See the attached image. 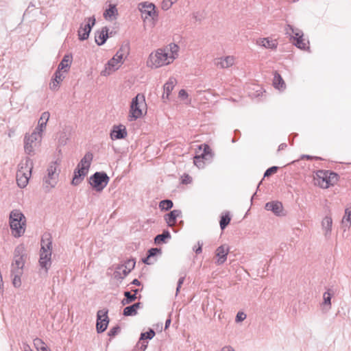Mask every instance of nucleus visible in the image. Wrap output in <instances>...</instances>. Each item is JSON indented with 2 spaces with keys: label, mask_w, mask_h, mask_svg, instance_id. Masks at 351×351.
Returning <instances> with one entry per match:
<instances>
[{
  "label": "nucleus",
  "mask_w": 351,
  "mask_h": 351,
  "mask_svg": "<svg viewBox=\"0 0 351 351\" xmlns=\"http://www.w3.org/2000/svg\"><path fill=\"white\" fill-rule=\"evenodd\" d=\"M9 223L12 235L19 238L25 231L26 219L19 210H13L10 213Z\"/></svg>",
  "instance_id": "f257e3e1"
},
{
  "label": "nucleus",
  "mask_w": 351,
  "mask_h": 351,
  "mask_svg": "<svg viewBox=\"0 0 351 351\" xmlns=\"http://www.w3.org/2000/svg\"><path fill=\"white\" fill-rule=\"evenodd\" d=\"M52 241L49 234H45L41 239L39 264L47 272L51 264Z\"/></svg>",
  "instance_id": "f03ea898"
},
{
  "label": "nucleus",
  "mask_w": 351,
  "mask_h": 351,
  "mask_svg": "<svg viewBox=\"0 0 351 351\" xmlns=\"http://www.w3.org/2000/svg\"><path fill=\"white\" fill-rule=\"evenodd\" d=\"M173 61V57L169 56L168 49H158L151 53L147 60V66L152 68H159L167 65Z\"/></svg>",
  "instance_id": "7ed1b4c3"
},
{
  "label": "nucleus",
  "mask_w": 351,
  "mask_h": 351,
  "mask_svg": "<svg viewBox=\"0 0 351 351\" xmlns=\"http://www.w3.org/2000/svg\"><path fill=\"white\" fill-rule=\"evenodd\" d=\"M315 184L322 189L333 186L338 180V174L328 170H317L314 178Z\"/></svg>",
  "instance_id": "20e7f679"
},
{
  "label": "nucleus",
  "mask_w": 351,
  "mask_h": 351,
  "mask_svg": "<svg viewBox=\"0 0 351 351\" xmlns=\"http://www.w3.org/2000/svg\"><path fill=\"white\" fill-rule=\"evenodd\" d=\"M146 106L145 98L143 94H137L130 104L129 120L135 121L143 115V108Z\"/></svg>",
  "instance_id": "39448f33"
},
{
  "label": "nucleus",
  "mask_w": 351,
  "mask_h": 351,
  "mask_svg": "<svg viewBox=\"0 0 351 351\" xmlns=\"http://www.w3.org/2000/svg\"><path fill=\"white\" fill-rule=\"evenodd\" d=\"M57 162L51 163L47 168V174L43 179V187L46 191H49L51 189L55 187L58 182L59 173L57 171Z\"/></svg>",
  "instance_id": "423d86ee"
},
{
  "label": "nucleus",
  "mask_w": 351,
  "mask_h": 351,
  "mask_svg": "<svg viewBox=\"0 0 351 351\" xmlns=\"http://www.w3.org/2000/svg\"><path fill=\"white\" fill-rule=\"evenodd\" d=\"M110 180L107 173L104 171H97L93 173L89 178V184L97 192H101L107 186Z\"/></svg>",
  "instance_id": "0eeeda50"
},
{
  "label": "nucleus",
  "mask_w": 351,
  "mask_h": 351,
  "mask_svg": "<svg viewBox=\"0 0 351 351\" xmlns=\"http://www.w3.org/2000/svg\"><path fill=\"white\" fill-rule=\"evenodd\" d=\"M136 260L134 258L128 259L123 263L118 265L114 273V278L123 280L134 268Z\"/></svg>",
  "instance_id": "6e6552de"
},
{
  "label": "nucleus",
  "mask_w": 351,
  "mask_h": 351,
  "mask_svg": "<svg viewBox=\"0 0 351 351\" xmlns=\"http://www.w3.org/2000/svg\"><path fill=\"white\" fill-rule=\"evenodd\" d=\"M24 265V247L20 245L14 250V261L11 266V271H20V272H23Z\"/></svg>",
  "instance_id": "1a4fd4ad"
},
{
  "label": "nucleus",
  "mask_w": 351,
  "mask_h": 351,
  "mask_svg": "<svg viewBox=\"0 0 351 351\" xmlns=\"http://www.w3.org/2000/svg\"><path fill=\"white\" fill-rule=\"evenodd\" d=\"M138 9L141 12L142 18L144 20L150 17L152 20H156L158 18V13L156 10V6L153 3L145 1L138 3Z\"/></svg>",
  "instance_id": "9d476101"
},
{
  "label": "nucleus",
  "mask_w": 351,
  "mask_h": 351,
  "mask_svg": "<svg viewBox=\"0 0 351 351\" xmlns=\"http://www.w3.org/2000/svg\"><path fill=\"white\" fill-rule=\"evenodd\" d=\"M86 23H82L78 30V36L80 40H87L93 27L95 25L96 19L94 16L86 18Z\"/></svg>",
  "instance_id": "9b49d317"
},
{
  "label": "nucleus",
  "mask_w": 351,
  "mask_h": 351,
  "mask_svg": "<svg viewBox=\"0 0 351 351\" xmlns=\"http://www.w3.org/2000/svg\"><path fill=\"white\" fill-rule=\"evenodd\" d=\"M42 136L39 132H33L30 135H25L24 138V149L26 154L30 155L34 152V147L37 142L41 141Z\"/></svg>",
  "instance_id": "f8f14e48"
},
{
  "label": "nucleus",
  "mask_w": 351,
  "mask_h": 351,
  "mask_svg": "<svg viewBox=\"0 0 351 351\" xmlns=\"http://www.w3.org/2000/svg\"><path fill=\"white\" fill-rule=\"evenodd\" d=\"M108 312L105 308L97 311L96 329H107L109 323Z\"/></svg>",
  "instance_id": "ddd939ff"
},
{
  "label": "nucleus",
  "mask_w": 351,
  "mask_h": 351,
  "mask_svg": "<svg viewBox=\"0 0 351 351\" xmlns=\"http://www.w3.org/2000/svg\"><path fill=\"white\" fill-rule=\"evenodd\" d=\"M230 249L228 245H222L218 247L216 250V256L217 258L216 264L221 265L225 263L227 259V256L229 253Z\"/></svg>",
  "instance_id": "4468645a"
},
{
  "label": "nucleus",
  "mask_w": 351,
  "mask_h": 351,
  "mask_svg": "<svg viewBox=\"0 0 351 351\" xmlns=\"http://www.w3.org/2000/svg\"><path fill=\"white\" fill-rule=\"evenodd\" d=\"M127 134L128 132L124 125H114L110 132V138L113 141L123 139L127 136Z\"/></svg>",
  "instance_id": "2eb2a0df"
},
{
  "label": "nucleus",
  "mask_w": 351,
  "mask_h": 351,
  "mask_svg": "<svg viewBox=\"0 0 351 351\" xmlns=\"http://www.w3.org/2000/svg\"><path fill=\"white\" fill-rule=\"evenodd\" d=\"M109 29L108 27H103L100 30H97L95 33V40L97 45L101 46L105 44L108 38Z\"/></svg>",
  "instance_id": "dca6fc26"
},
{
  "label": "nucleus",
  "mask_w": 351,
  "mask_h": 351,
  "mask_svg": "<svg viewBox=\"0 0 351 351\" xmlns=\"http://www.w3.org/2000/svg\"><path fill=\"white\" fill-rule=\"evenodd\" d=\"M123 59L119 57V55H114L110 60H108L106 65L104 73L110 74V71H115L119 69L120 64ZM106 75V73H104Z\"/></svg>",
  "instance_id": "f3484780"
},
{
  "label": "nucleus",
  "mask_w": 351,
  "mask_h": 351,
  "mask_svg": "<svg viewBox=\"0 0 351 351\" xmlns=\"http://www.w3.org/2000/svg\"><path fill=\"white\" fill-rule=\"evenodd\" d=\"M31 175L32 174L28 172V169H26L25 172L22 170H18L16 172V182L18 186L20 188H25L28 184Z\"/></svg>",
  "instance_id": "a211bd4d"
},
{
  "label": "nucleus",
  "mask_w": 351,
  "mask_h": 351,
  "mask_svg": "<svg viewBox=\"0 0 351 351\" xmlns=\"http://www.w3.org/2000/svg\"><path fill=\"white\" fill-rule=\"evenodd\" d=\"M87 173L88 171L82 169V167H77L74 170L71 184L74 186L78 185L84 180Z\"/></svg>",
  "instance_id": "6ab92c4d"
},
{
  "label": "nucleus",
  "mask_w": 351,
  "mask_h": 351,
  "mask_svg": "<svg viewBox=\"0 0 351 351\" xmlns=\"http://www.w3.org/2000/svg\"><path fill=\"white\" fill-rule=\"evenodd\" d=\"M265 208L267 210L272 211L276 215L278 216L281 215L283 210L282 203L278 201L269 202L266 203Z\"/></svg>",
  "instance_id": "aec40b11"
},
{
  "label": "nucleus",
  "mask_w": 351,
  "mask_h": 351,
  "mask_svg": "<svg viewBox=\"0 0 351 351\" xmlns=\"http://www.w3.org/2000/svg\"><path fill=\"white\" fill-rule=\"evenodd\" d=\"M49 117L50 113L48 111L44 112L41 114L38 120V126L36 128V132H39V134L42 136V132L45 129Z\"/></svg>",
  "instance_id": "412c9836"
},
{
  "label": "nucleus",
  "mask_w": 351,
  "mask_h": 351,
  "mask_svg": "<svg viewBox=\"0 0 351 351\" xmlns=\"http://www.w3.org/2000/svg\"><path fill=\"white\" fill-rule=\"evenodd\" d=\"M180 217H182L180 210H173L165 215V220L167 225L171 227L176 223V219Z\"/></svg>",
  "instance_id": "4be33fe9"
},
{
  "label": "nucleus",
  "mask_w": 351,
  "mask_h": 351,
  "mask_svg": "<svg viewBox=\"0 0 351 351\" xmlns=\"http://www.w3.org/2000/svg\"><path fill=\"white\" fill-rule=\"evenodd\" d=\"M286 33L291 36V38L293 40V42L298 39H302L303 38V32L301 29L295 28L291 25H287L286 28Z\"/></svg>",
  "instance_id": "5701e85b"
},
{
  "label": "nucleus",
  "mask_w": 351,
  "mask_h": 351,
  "mask_svg": "<svg viewBox=\"0 0 351 351\" xmlns=\"http://www.w3.org/2000/svg\"><path fill=\"white\" fill-rule=\"evenodd\" d=\"M93 158V154L90 152H86L84 157L81 159L80 162L78 163L77 167H82V169L88 171Z\"/></svg>",
  "instance_id": "b1692460"
},
{
  "label": "nucleus",
  "mask_w": 351,
  "mask_h": 351,
  "mask_svg": "<svg viewBox=\"0 0 351 351\" xmlns=\"http://www.w3.org/2000/svg\"><path fill=\"white\" fill-rule=\"evenodd\" d=\"M234 58L233 56H230L219 58L215 62V64L218 67L221 68V69L228 68V67L232 66L234 64Z\"/></svg>",
  "instance_id": "393cba45"
},
{
  "label": "nucleus",
  "mask_w": 351,
  "mask_h": 351,
  "mask_svg": "<svg viewBox=\"0 0 351 351\" xmlns=\"http://www.w3.org/2000/svg\"><path fill=\"white\" fill-rule=\"evenodd\" d=\"M256 43L261 47L271 49H276L278 45L276 40H270L269 38H260L256 41Z\"/></svg>",
  "instance_id": "a878e982"
},
{
  "label": "nucleus",
  "mask_w": 351,
  "mask_h": 351,
  "mask_svg": "<svg viewBox=\"0 0 351 351\" xmlns=\"http://www.w3.org/2000/svg\"><path fill=\"white\" fill-rule=\"evenodd\" d=\"M175 83H176V80L173 79V78H170L168 80V82H167L164 84V86H163L164 93L162 95L163 99H169V96L170 95V94H171V91L173 90V87L175 86Z\"/></svg>",
  "instance_id": "bb28decb"
},
{
  "label": "nucleus",
  "mask_w": 351,
  "mask_h": 351,
  "mask_svg": "<svg viewBox=\"0 0 351 351\" xmlns=\"http://www.w3.org/2000/svg\"><path fill=\"white\" fill-rule=\"evenodd\" d=\"M142 306L141 302H136L124 308L123 314L125 316H132L137 313V310Z\"/></svg>",
  "instance_id": "cd10ccee"
},
{
  "label": "nucleus",
  "mask_w": 351,
  "mask_h": 351,
  "mask_svg": "<svg viewBox=\"0 0 351 351\" xmlns=\"http://www.w3.org/2000/svg\"><path fill=\"white\" fill-rule=\"evenodd\" d=\"M273 84L278 90H284L286 87L282 77L277 71H275L274 74Z\"/></svg>",
  "instance_id": "c85d7f7f"
},
{
  "label": "nucleus",
  "mask_w": 351,
  "mask_h": 351,
  "mask_svg": "<svg viewBox=\"0 0 351 351\" xmlns=\"http://www.w3.org/2000/svg\"><path fill=\"white\" fill-rule=\"evenodd\" d=\"M32 168L33 162L29 158L27 157L19 163L18 170H22L25 172L26 169H28V172L32 174Z\"/></svg>",
  "instance_id": "c756f323"
},
{
  "label": "nucleus",
  "mask_w": 351,
  "mask_h": 351,
  "mask_svg": "<svg viewBox=\"0 0 351 351\" xmlns=\"http://www.w3.org/2000/svg\"><path fill=\"white\" fill-rule=\"evenodd\" d=\"M154 335V330H149L146 332H143L141 334L139 343L141 344V349L143 350H144L147 348V343H145V340L151 339Z\"/></svg>",
  "instance_id": "7c9ffc66"
},
{
  "label": "nucleus",
  "mask_w": 351,
  "mask_h": 351,
  "mask_svg": "<svg viewBox=\"0 0 351 351\" xmlns=\"http://www.w3.org/2000/svg\"><path fill=\"white\" fill-rule=\"evenodd\" d=\"M71 62H72V55H71V54L64 55L62 61L58 64V69L61 71L64 69L70 67Z\"/></svg>",
  "instance_id": "2f4dec72"
},
{
  "label": "nucleus",
  "mask_w": 351,
  "mask_h": 351,
  "mask_svg": "<svg viewBox=\"0 0 351 351\" xmlns=\"http://www.w3.org/2000/svg\"><path fill=\"white\" fill-rule=\"evenodd\" d=\"M118 14V11L115 5L110 4L109 8L105 10L104 12V16L105 19H112V17L115 18V16Z\"/></svg>",
  "instance_id": "473e14b6"
},
{
  "label": "nucleus",
  "mask_w": 351,
  "mask_h": 351,
  "mask_svg": "<svg viewBox=\"0 0 351 351\" xmlns=\"http://www.w3.org/2000/svg\"><path fill=\"white\" fill-rule=\"evenodd\" d=\"M171 238V234L169 230H165L162 234H159L156 235L154 238V242L156 244H160L162 243H166L167 239Z\"/></svg>",
  "instance_id": "72a5a7b5"
},
{
  "label": "nucleus",
  "mask_w": 351,
  "mask_h": 351,
  "mask_svg": "<svg viewBox=\"0 0 351 351\" xmlns=\"http://www.w3.org/2000/svg\"><path fill=\"white\" fill-rule=\"evenodd\" d=\"M332 219L329 216H326L322 222V226L323 229L326 231V235H327L328 233H330L331 229H332Z\"/></svg>",
  "instance_id": "f704fd0d"
},
{
  "label": "nucleus",
  "mask_w": 351,
  "mask_h": 351,
  "mask_svg": "<svg viewBox=\"0 0 351 351\" xmlns=\"http://www.w3.org/2000/svg\"><path fill=\"white\" fill-rule=\"evenodd\" d=\"M124 296L125 298L121 301L123 305L130 304L138 298L136 294H132L130 291H125Z\"/></svg>",
  "instance_id": "c9c22d12"
},
{
  "label": "nucleus",
  "mask_w": 351,
  "mask_h": 351,
  "mask_svg": "<svg viewBox=\"0 0 351 351\" xmlns=\"http://www.w3.org/2000/svg\"><path fill=\"white\" fill-rule=\"evenodd\" d=\"M23 272L11 271V276H13L12 284L14 287H19L21 285V276Z\"/></svg>",
  "instance_id": "e433bc0d"
},
{
  "label": "nucleus",
  "mask_w": 351,
  "mask_h": 351,
  "mask_svg": "<svg viewBox=\"0 0 351 351\" xmlns=\"http://www.w3.org/2000/svg\"><path fill=\"white\" fill-rule=\"evenodd\" d=\"M165 49L170 51L169 56L173 57V60L178 56L179 47L175 43H170Z\"/></svg>",
  "instance_id": "4c0bfd02"
},
{
  "label": "nucleus",
  "mask_w": 351,
  "mask_h": 351,
  "mask_svg": "<svg viewBox=\"0 0 351 351\" xmlns=\"http://www.w3.org/2000/svg\"><path fill=\"white\" fill-rule=\"evenodd\" d=\"M34 345L38 351H50L40 339H35L34 340Z\"/></svg>",
  "instance_id": "58836bf2"
},
{
  "label": "nucleus",
  "mask_w": 351,
  "mask_h": 351,
  "mask_svg": "<svg viewBox=\"0 0 351 351\" xmlns=\"http://www.w3.org/2000/svg\"><path fill=\"white\" fill-rule=\"evenodd\" d=\"M173 206L171 199H164L159 202V208L161 210H169Z\"/></svg>",
  "instance_id": "ea45409f"
},
{
  "label": "nucleus",
  "mask_w": 351,
  "mask_h": 351,
  "mask_svg": "<svg viewBox=\"0 0 351 351\" xmlns=\"http://www.w3.org/2000/svg\"><path fill=\"white\" fill-rule=\"evenodd\" d=\"M230 220L231 218L228 213L221 217L219 224L220 228L222 230H224L226 228V226L230 223Z\"/></svg>",
  "instance_id": "a19ab883"
},
{
  "label": "nucleus",
  "mask_w": 351,
  "mask_h": 351,
  "mask_svg": "<svg viewBox=\"0 0 351 351\" xmlns=\"http://www.w3.org/2000/svg\"><path fill=\"white\" fill-rule=\"evenodd\" d=\"M202 146H204V150L200 156H202L205 160H209L210 158H212L210 147L208 145L204 144L199 147L200 149Z\"/></svg>",
  "instance_id": "79ce46f5"
},
{
  "label": "nucleus",
  "mask_w": 351,
  "mask_h": 351,
  "mask_svg": "<svg viewBox=\"0 0 351 351\" xmlns=\"http://www.w3.org/2000/svg\"><path fill=\"white\" fill-rule=\"evenodd\" d=\"M129 53V46L128 44L122 45L120 49L115 53L119 55V57L123 59V57H126Z\"/></svg>",
  "instance_id": "37998d69"
},
{
  "label": "nucleus",
  "mask_w": 351,
  "mask_h": 351,
  "mask_svg": "<svg viewBox=\"0 0 351 351\" xmlns=\"http://www.w3.org/2000/svg\"><path fill=\"white\" fill-rule=\"evenodd\" d=\"M205 158H203L202 156L197 155L194 157L193 159V163L195 166H197L198 168H204V160Z\"/></svg>",
  "instance_id": "c03bdc74"
},
{
  "label": "nucleus",
  "mask_w": 351,
  "mask_h": 351,
  "mask_svg": "<svg viewBox=\"0 0 351 351\" xmlns=\"http://www.w3.org/2000/svg\"><path fill=\"white\" fill-rule=\"evenodd\" d=\"M346 221L348 223V226L351 225V206L345 210V215L343 217L342 222L345 223Z\"/></svg>",
  "instance_id": "a18cd8bd"
},
{
  "label": "nucleus",
  "mask_w": 351,
  "mask_h": 351,
  "mask_svg": "<svg viewBox=\"0 0 351 351\" xmlns=\"http://www.w3.org/2000/svg\"><path fill=\"white\" fill-rule=\"evenodd\" d=\"M293 45L296 47L301 49H306V48H307L306 44L304 43V40L303 39V38H302V39H298V40H295L293 42ZM308 49H309L308 47Z\"/></svg>",
  "instance_id": "49530a36"
},
{
  "label": "nucleus",
  "mask_w": 351,
  "mask_h": 351,
  "mask_svg": "<svg viewBox=\"0 0 351 351\" xmlns=\"http://www.w3.org/2000/svg\"><path fill=\"white\" fill-rule=\"evenodd\" d=\"M278 169V167L276 166H272L269 168H268L264 173V178L269 177L271 176L272 174L277 172Z\"/></svg>",
  "instance_id": "de8ad7c7"
},
{
  "label": "nucleus",
  "mask_w": 351,
  "mask_h": 351,
  "mask_svg": "<svg viewBox=\"0 0 351 351\" xmlns=\"http://www.w3.org/2000/svg\"><path fill=\"white\" fill-rule=\"evenodd\" d=\"M52 78H53L54 80H57L58 82L60 83L64 78V76L63 75V73L61 72L60 70L57 69L54 73Z\"/></svg>",
  "instance_id": "09e8293b"
},
{
  "label": "nucleus",
  "mask_w": 351,
  "mask_h": 351,
  "mask_svg": "<svg viewBox=\"0 0 351 351\" xmlns=\"http://www.w3.org/2000/svg\"><path fill=\"white\" fill-rule=\"evenodd\" d=\"M161 252L162 251L160 248L152 247L147 251V254L149 255V257L152 258L155 256L158 253L161 254Z\"/></svg>",
  "instance_id": "8fccbe9b"
},
{
  "label": "nucleus",
  "mask_w": 351,
  "mask_h": 351,
  "mask_svg": "<svg viewBox=\"0 0 351 351\" xmlns=\"http://www.w3.org/2000/svg\"><path fill=\"white\" fill-rule=\"evenodd\" d=\"M324 304H326V305H328V306H330L331 304V294L328 292V291H326L324 293Z\"/></svg>",
  "instance_id": "3c124183"
},
{
  "label": "nucleus",
  "mask_w": 351,
  "mask_h": 351,
  "mask_svg": "<svg viewBox=\"0 0 351 351\" xmlns=\"http://www.w3.org/2000/svg\"><path fill=\"white\" fill-rule=\"evenodd\" d=\"M60 83L57 80H54L51 78V82L49 84V88L52 90H57L59 88Z\"/></svg>",
  "instance_id": "603ef678"
},
{
  "label": "nucleus",
  "mask_w": 351,
  "mask_h": 351,
  "mask_svg": "<svg viewBox=\"0 0 351 351\" xmlns=\"http://www.w3.org/2000/svg\"><path fill=\"white\" fill-rule=\"evenodd\" d=\"M174 3L171 0H163L162 3V9L164 10H169Z\"/></svg>",
  "instance_id": "864d4df0"
},
{
  "label": "nucleus",
  "mask_w": 351,
  "mask_h": 351,
  "mask_svg": "<svg viewBox=\"0 0 351 351\" xmlns=\"http://www.w3.org/2000/svg\"><path fill=\"white\" fill-rule=\"evenodd\" d=\"M246 318V314L243 311H239L236 315V322H241Z\"/></svg>",
  "instance_id": "5fc2aeb1"
},
{
  "label": "nucleus",
  "mask_w": 351,
  "mask_h": 351,
  "mask_svg": "<svg viewBox=\"0 0 351 351\" xmlns=\"http://www.w3.org/2000/svg\"><path fill=\"white\" fill-rule=\"evenodd\" d=\"M178 96L182 99H186L188 97L189 95L184 89H181L179 91Z\"/></svg>",
  "instance_id": "6e6d98bb"
},
{
  "label": "nucleus",
  "mask_w": 351,
  "mask_h": 351,
  "mask_svg": "<svg viewBox=\"0 0 351 351\" xmlns=\"http://www.w3.org/2000/svg\"><path fill=\"white\" fill-rule=\"evenodd\" d=\"M197 245V247H194L193 250L195 252L196 254H200L202 251L203 243L201 241H198Z\"/></svg>",
  "instance_id": "4d7b16f0"
},
{
  "label": "nucleus",
  "mask_w": 351,
  "mask_h": 351,
  "mask_svg": "<svg viewBox=\"0 0 351 351\" xmlns=\"http://www.w3.org/2000/svg\"><path fill=\"white\" fill-rule=\"evenodd\" d=\"M184 276H182L179 278V280L178 281L177 288H176V294H178V293L179 292L182 285L184 283Z\"/></svg>",
  "instance_id": "13d9d810"
},
{
  "label": "nucleus",
  "mask_w": 351,
  "mask_h": 351,
  "mask_svg": "<svg viewBox=\"0 0 351 351\" xmlns=\"http://www.w3.org/2000/svg\"><path fill=\"white\" fill-rule=\"evenodd\" d=\"M301 158L303 159V158H306L308 160H312V159H315V160H322V158L320 157H317V156H311L310 155H302L301 156Z\"/></svg>",
  "instance_id": "bf43d9fd"
},
{
  "label": "nucleus",
  "mask_w": 351,
  "mask_h": 351,
  "mask_svg": "<svg viewBox=\"0 0 351 351\" xmlns=\"http://www.w3.org/2000/svg\"><path fill=\"white\" fill-rule=\"evenodd\" d=\"M154 326L155 327V329H164L162 322H158L154 325Z\"/></svg>",
  "instance_id": "052dcab7"
},
{
  "label": "nucleus",
  "mask_w": 351,
  "mask_h": 351,
  "mask_svg": "<svg viewBox=\"0 0 351 351\" xmlns=\"http://www.w3.org/2000/svg\"><path fill=\"white\" fill-rule=\"evenodd\" d=\"M171 318H167L165 321V328L164 329H168V328L170 326V324H171Z\"/></svg>",
  "instance_id": "680f3d73"
},
{
  "label": "nucleus",
  "mask_w": 351,
  "mask_h": 351,
  "mask_svg": "<svg viewBox=\"0 0 351 351\" xmlns=\"http://www.w3.org/2000/svg\"><path fill=\"white\" fill-rule=\"evenodd\" d=\"M151 257H149V255L147 254V257L144 258L142 259V261L145 263V264H147V265H150L151 263L149 261V258Z\"/></svg>",
  "instance_id": "e2e57ef3"
},
{
  "label": "nucleus",
  "mask_w": 351,
  "mask_h": 351,
  "mask_svg": "<svg viewBox=\"0 0 351 351\" xmlns=\"http://www.w3.org/2000/svg\"><path fill=\"white\" fill-rule=\"evenodd\" d=\"M221 351H234V350L230 346H225Z\"/></svg>",
  "instance_id": "0e129e2a"
},
{
  "label": "nucleus",
  "mask_w": 351,
  "mask_h": 351,
  "mask_svg": "<svg viewBox=\"0 0 351 351\" xmlns=\"http://www.w3.org/2000/svg\"><path fill=\"white\" fill-rule=\"evenodd\" d=\"M131 283L136 286H140L141 284L138 279H134Z\"/></svg>",
  "instance_id": "69168bd1"
},
{
  "label": "nucleus",
  "mask_w": 351,
  "mask_h": 351,
  "mask_svg": "<svg viewBox=\"0 0 351 351\" xmlns=\"http://www.w3.org/2000/svg\"><path fill=\"white\" fill-rule=\"evenodd\" d=\"M287 147L286 143H281L278 147V150H283Z\"/></svg>",
  "instance_id": "338daca9"
},
{
  "label": "nucleus",
  "mask_w": 351,
  "mask_h": 351,
  "mask_svg": "<svg viewBox=\"0 0 351 351\" xmlns=\"http://www.w3.org/2000/svg\"><path fill=\"white\" fill-rule=\"evenodd\" d=\"M190 182H191V178L189 176H186V179H184L183 180V182L186 184V183H189Z\"/></svg>",
  "instance_id": "774afa93"
}]
</instances>
